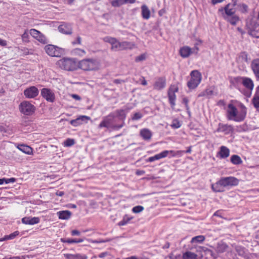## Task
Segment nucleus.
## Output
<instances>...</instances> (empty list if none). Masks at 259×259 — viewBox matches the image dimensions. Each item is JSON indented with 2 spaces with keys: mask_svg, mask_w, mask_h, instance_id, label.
Here are the masks:
<instances>
[{
  "mask_svg": "<svg viewBox=\"0 0 259 259\" xmlns=\"http://www.w3.org/2000/svg\"><path fill=\"white\" fill-rule=\"evenodd\" d=\"M238 180L233 177H223L220 180V184L223 187L234 186L238 184Z\"/></svg>",
  "mask_w": 259,
  "mask_h": 259,
  "instance_id": "9d476101",
  "label": "nucleus"
},
{
  "mask_svg": "<svg viewBox=\"0 0 259 259\" xmlns=\"http://www.w3.org/2000/svg\"><path fill=\"white\" fill-rule=\"evenodd\" d=\"M103 40L105 42H108L111 45V50L113 51H121L125 49L128 47V43L127 42H119L115 38L106 36L103 38Z\"/></svg>",
  "mask_w": 259,
  "mask_h": 259,
  "instance_id": "423d86ee",
  "label": "nucleus"
},
{
  "mask_svg": "<svg viewBox=\"0 0 259 259\" xmlns=\"http://www.w3.org/2000/svg\"><path fill=\"white\" fill-rule=\"evenodd\" d=\"M130 0H112L111 4L112 7H119L124 4L127 3Z\"/></svg>",
  "mask_w": 259,
  "mask_h": 259,
  "instance_id": "58836bf2",
  "label": "nucleus"
},
{
  "mask_svg": "<svg viewBox=\"0 0 259 259\" xmlns=\"http://www.w3.org/2000/svg\"><path fill=\"white\" fill-rule=\"evenodd\" d=\"M163 158L162 152H160L157 154L153 156H151L148 158L147 159L148 162H153L155 160H159L160 159Z\"/></svg>",
  "mask_w": 259,
  "mask_h": 259,
  "instance_id": "79ce46f5",
  "label": "nucleus"
},
{
  "mask_svg": "<svg viewBox=\"0 0 259 259\" xmlns=\"http://www.w3.org/2000/svg\"><path fill=\"white\" fill-rule=\"evenodd\" d=\"M232 83L236 88L239 84L242 83L247 89V91L244 93V94L247 97H250L254 87L253 81L251 78L246 77L238 76L234 77L232 80Z\"/></svg>",
  "mask_w": 259,
  "mask_h": 259,
  "instance_id": "39448f33",
  "label": "nucleus"
},
{
  "mask_svg": "<svg viewBox=\"0 0 259 259\" xmlns=\"http://www.w3.org/2000/svg\"><path fill=\"white\" fill-rule=\"evenodd\" d=\"M15 182V179L14 178H12L10 179H6V183L8 184L9 183H14Z\"/></svg>",
  "mask_w": 259,
  "mask_h": 259,
  "instance_id": "0e129e2a",
  "label": "nucleus"
},
{
  "mask_svg": "<svg viewBox=\"0 0 259 259\" xmlns=\"http://www.w3.org/2000/svg\"><path fill=\"white\" fill-rule=\"evenodd\" d=\"M226 117L229 120L241 122L244 120L247 114V108L242 103L232 100L226 108Z\"/></svg>",
  "mask_w": 259,
  "mask_h": 259,
  "instance_id": "f257e3e1",
  "label": "nucleus"
},
{
  "mask_svg": "<svg viewBox=\"0 0 259 259\" xmlns=\"http://www.w3.org/2000/svg\"><path fill=\"white\" fill-rule=\"evenodd\" d=\"M247 27L251 35L259 38V25L256 22L253 20L250 21V23L247 24Z\"/></svg>",
  "mask_w": 259,
  "mask_h": 259,
  "instance_id": "f8f14e48",
  "label": "nucleus"
},
{
  "mask_svg": "<svg viewBox=\"0 0 259 259\" xmlns=\"http://www.w3.org/2000/svg\"><path fill=\"white\" fill-rule=\"evenodd\" d=\"M146 57H147V54H145V53L144 54H142L140 55V56H137L135 58V61L136 62H139L143 61L145 60L146 59Z\"/></svg>",
  "mask_w": 259,
  "mask_h": 259,
  "instance_id": "8fccbe9b",
  "label": "nucleus"
},
{
  "mask_svg": "<svg viewBox=\"0 0 259 259\" xmlns=\"http://www.w3.org/2000/svg\"><path fill=\"white\" fill-rule=\"evenodd\" d=\"M144 207L141 205H138L132 208V211L135 213H138L142 212L144 210Z\"/></svg>",
  "mask_w": 259,
  "mask_h": 259,
  "instance_id": "de8ad7c7",
  "label": "nucleus"
},
{
  "mask_svg": "<svg viewBox=\"0 0 259 259\" xmlns=\"http://www.w3.org/2000/svg\"><path fill=\"white\" fill-rule=\"evenodd\" d=\"M192 50L188 46L181 48L180 50V54L183 58H187L192 54Z\"/></svg>",
  "mask_w": 259,
  "mask_h": 259,
  "instance_id": "cd10ccee",
  "label": "nucleus"
},
{
  "mask_svg": "<svg viewBox=\"0 0 259 259\" xmlns=\"http://www.w3.org/2000/svg\"><path fill=\"white\" fill-rule=\"evenodd\" d=\"M236 62L239 65L242 67L244 65V63H248V55L245 52H241L236 58Z\"/></svg>",
  "mask_w": 259,
  "mask_h": 259,
  "instance_id": "412c9836",
  "label": "nucleus"
},
{
  "mask_svg": "<svg viewBox=\"0 0 259 259\" xmlns=\"http://www.w3.org/2000/svg\"><path fill=\"white\" fill-rule=\"evenodd\" d=\"M203 249L204 251L209 253L212 256H213L215 258L217 257L215 255L214 253L213 252L212 250L207 249V248H206L205 247H203Z\"/></svg>",
  "mask_w": 259,
  "mask_h": 259,
  "instance_id": "4d7b16f0",
  "label": "nucleus"
},
{
  "mask_svg": "<svg viewBox=\"0 0 259 259\" xmlns=\"http://www.w3.org/2000/svg\"><path fill=\"white\" fill-rule=\"evenodd\" d=\"M218 253H222L225 252L228 246L227 244L223 241L218 242L216 246L212 247Z\"/></svg>",
  "mask_w": 259,
  "mask_h": 259,
  "instance_id": "a878e982",
  "label": "nucleus"
},
{
  "mask_svg": "<svg viewBox=\"0 0 259 259\" xmlns=\"http://www.w3.org/2000/svg\"><path fill=\"white\" fill-rule=\"evenodd\" d=\"M220 183V180L215 184L211 185L212 190L215 192H221L224 191V187Z\"/></svg>",
  "mask_w": 259,
  "mask_h": 259,
  "instance_id": "4c0bfd02",
  "label": "nucleus"
},
{
  "mask_svg": "<svg viewBox=\"0 0 259 259\" xmlns=\"http://www.w3.org/2000/svg\"><path fill=\"white\" fill-rule=\"evenodd\" d=\"M145 173V171L144 170H137L136 172V174L138 176H141L144 175Z\"/></svg>",
  "mask_w": 259,
  "mask_h": 259,
  "instance_id": "338daca9",
  "label": "nucleus"
},
{
  "mask_svg": "<svg viewBox=\"0 0 259 259\" xmlns=\"http://www.w3.org/2000/svg\"><path fill=\"white\" fill-rule=\"evenodd\" d=\"M133 80L134 81H135L137 83H140L143 85H146L147 84V81L143 76H141L139 80H136L135 78H133Z\"/></svg>",
  "mask_w": 259,
  "mask_h": 259,
  "instance_id": "49530a36",
  "label": "nucleus"
},
{
  "mask_svg": "<svg viewBox=\"0 0 259 259\" xmlns=\"http://www.w3.org/2000/svg\"><path fill=\"white\" fill-rule=\"evenodd\" d=\"M191 79L187 82V86L190 89H194L199 84L201 80V74L197 70H193L190 73Z\"/></svg>",
  "mask_w": 259,
  "mask_h": 259,
  "instance_id": "0eeeda50",
  "label": "nucleus"
},
{
  "mask_svg": "<svg viewBox=\"0 0 259 259\" xmlns=\"http://www.w3.org/2000/svg\"><path fill=\"white\" fill-rule=\"evenodd\" d=\"M60 32L65 34H71L72 32L71 26L67 23H63L58 27Z\"/></svg>",
  "mask_w": 259,
  "mask_h": 259,
  "instance_id": "b1692460",
  "label": "nucleus"
},
{
  "mask_svg": "<svg viewBox=\"0 0 259 259\" xmlns=\"http://www.w3.org/2000/svg\"><path fill=\"white\" fill-rule=\"evenodd\" d=\"M251 68L255 77L256 80L259 81V59L253 60L251 63Z\"/></svg>",
  "mask_w": 259,
  "mask_h": 259,
  "instance_id": "6ab92c4d",
  "label": "nucleus"
},
{
  "mask_svg": "<svg viewBox=\"0 0 259 259\" xmlns=\"http://www.w3.org/2000/svg\"><path fill=\"white\" fill-rule=\"evenodd\" d=\"M166 85V79L165 77H158L155 81L153 88L156 90H161L165 88Z\"/></svg>",
  "mask_w": 259,
  "mask_h": 259,
  "instance_id": "4be33fe9",
  "label": "nucleus"
},
{
  "mask_svg": "<svg viewBox=\"0 0 259 259\" xmlns=\"http://www.w3.org/2000/svg\"><path fill=\"white\" fill-rule=\"evenodd\" d=\"M130 220L129 218H127L126 219L124 218L123 220L118 223V225L119 226H124L127 223V222Z\"/></svg>",
  "mask_w": 259,
  "mask_h": 259,
  "instance_id": "6e6d98bb",
  "label": "nucleus"
},
{
  "mask_svg": "<svg viewBox=\"0 0 259 259\" xmlns=\"http://www.w3.org/2000/svg\"><path fill=\"white\" fill-rule=\"evenodd\" d=\"M192 50V54L194 53V54H197L199 51V48L198 47L196 46V45H195V46L191 49Z\"/></svg>",
  "mask_w": 259,
  "mask_h": 259,
  "instance_id": "680f3d73",
  "label": "nucleus"
},
{
  "mask_svg": "<svg viewBox=\"0 0 259 259\" xmlns=\"http://www.w3.org/2000/svg\"><path fill=\"white\" fill-rule=\"evenodd\" d=\"M230 150L225 146H222L220 148V151L217 154V157L220 159H225L229 156Z\"/></svg>",
  "mask_w": 259,
  "mask_h": 259,
  "instance_id": "5701e85b",
  "label": "nucleus"
},
{
  "mask_svg": "<svg viewBox=\"0 0 259 259\" xmlns=\"http://www.w3.org/2000/svg\"><path fill=\"white\" fill-rule=\"evenodd\" d=\"M252 103L255 108H259V97L254 94L252 99Z\"/></svg>",
  "mask_w": 259,
  "mask_h": 259,
  "instance_id": "c03bdc74",
  "label": "nucleus"
},
{
  "mask_svg": "<svg viewBox=\"0 0 259 259\" xmlns=\"http://www.w3.org/2000/svg\"><path fill=\"white\" fill-rule=\"evenodd\" d=\"M107 254L108 253L107 252H102L98 255V256L100 258H103L105 257L107 255Z\"/></svg>",
  "mask_w": 259,
  "mask_h": 259,
  "instance_id": "774afa93",
  "label": "nucleus"
},
{
  "mask_svg": "<svg viewBox=\"0 0 259 259\" xmlns=\"http://www.w3.org/2000/svg\"><path fill=\"white\" fill-rule=\"evenodd\" d=\"M7 41L4 39L0 38V45L3 47L6 46L7 45Z\"/></svg>",
  "mask_w": 259,
  "mask_h": 259,
  "instance_id": "e2e57ef3",
  "label": "nucleus"
},
{
  "mask_svg": "<svg viewBox=\"0 0 259 259\" xmlns=\"http://www.w3.org/2000/svg\"><path fill=\"white\" fill-rule=\"evenodd\" d=\"M91 118L86 115H80L75 119L70 120V123L73 126L76 127L82 124V122L86 120H89Z\"/></svg>",
  "mask_w": 259,
  "mask_h": 259,
  "instance_id": "aec40b11",
  "label": "nucleus"
},
{
  "mask_svg": "<svg viewBox=\"0 0 259 259\" xmlns=\"http://www.w3.org/2000/svg\"><path fill=\"white\" fill-rule=\"evenodd\" d=\"M198 255L194 252L187 251L183 254V259H197Z\"/></svg>",
  "mask_w": 259,
  "mask_h": 259,
  "instance_id": "c9c22d12",
  "label": "nucleus"
},
{
  "mask_svg": "<svg viewBox=\"0 0 259 259\" xmlns=\"http://www.w3.org/2000/svg\"><path fill=\"white\" fill-rule=\"evenodd\" d=\"M29 33L32 37L38 40L40 43L43 44L47 43V39L46 36L37 30L35 29H31L29 30Z\"/></svg>",
  "mask_w": 259,
  "mask_h": 259,
  "instance_id": "4468645a",
  "label": "nucleus"
},
{
  "mask_svg": "<svg viewBox=\"0 0 259 259\" xmlns=\"http://www.w3.org/2000/svg\"><path fill=\"white\" fill-rule=\"evenodd\" d=\"M205 240V237L203 235H198L193 237L191 239V242L194 243H201Z\"/></svg>",
  "mask_w": 259,
  "mask_h": 259,
  "instance_id": "a19ab883",
  "label": "nucleus"
},
{
  "mask_svg": "<svg viewBox=\"0 0 259 259\" xmlns=\"http://www.w3.org/2000/svg\"><path fill=\"white\" fill-rule=\"evenodd\" d=\"M38 93L39 91L38 89L34 86L28 88L24 91V95L28 99L35 98L38 96Z\"/></svg>",
  "mask_w": 259,
  "mask_h": 259,
  "instance_id": "dca6fc26",
  "label": "nucleus"
},
{
  "mask_svg": "<svg viewBox=\"0 0 259 259\" xmlns=\"http://www.w3.org/2000/svg\"><path fill=\"white\" fill-rule=\"evenodd\" d=\"M17 148L19 150L25 154L31 155L33 153V149L29 146L21 144L19 145Z\"/></svg>",
  "mask_w": 259,
  "mask_h": 259,
  "instance_id": "7c9ffc66",
  "label": "nucleus"
},
{
  "mask_svg": "<svg viewBox=\"0 0 259 259\" xmlns=\"http://www.w3.org/2000/svg\"><path fill=\"white\" fill-rule=\"evenodd\" d=\"M78 63V60L70 57H64L57 62V64L61 69L67 71L77 70Z\"/></svg>",
  "mask_w": 259,
  "mask_h": 259,
  "instance_id": "20e7f679",
  "label": "nucleus"
},
{
  "mask_svg": "<svg viewBox=\"0 0 259 259\" xmlns=\"http://www.w3.org/2000/svg\"><path fill=\"white\" fill-rule=\"evenodd\" d=\"M101 66L100 62L94 58H86L78 60V70L85 72L95 71L98 70Z\"/></svg>",
  "mask_w": 259,
  "mask_h": 259,
  "instance_id": "7ed1b4c3",
  "label": "nucleus"
},
{
  "mask_svg": "<svg viewBox=\"0 0 259 259\" xmlns=\"http://www.w3.org/2000/svg\"><path fill=\"white\" fill-rule=\"evenodd\" d=\"M29 32L28 29L25 30L24 33L21 35V38L23 42H29Z\"/></svg>",
  "mask_w": 259,
  "mask_h": 259,
  "instance_id": "37998d69",
  "label": "nucleus"
},
{
  "mask_svg": "<svg viewBox=\"0 0 259 259\" xmlns=\"http://www.w3.org/2000/svg\"><path fill=\"white\" fill-rule=\"evenodd\" d=\"M217 131L222 132L226 135L232 133L234 131V127L232 125L228 124L219 123Z\"/></svg>",
  "mask_w": 259,
  "mask_h": 259,
  "instance_id": "a211bd4d",
  "label": "nucleus"
},
{
  "mask_svg": "<svg viewBox=\"0 0 259 259\" xmlns=\"http://www.w3.org/2000/svg\"><path fill=\"white\" fill-rule=\"evenodd\" d=\"M213 215L222 218V212L220 210H218L214 213Z\"/></svg>",
  "mask_w": 259,
  "mask_h": 259,
  "instance_id": "69168bd1",
  "label": "nucleus"
},
{
  "mask_svg": "<svg viewBox=\"0 0 259 259\" xmlns=\"http://www.w3.org/2000/svg\"><path fill=\"white\" fill-rule=\"evenodd\" d=\"M71 234L72 236H79L80 234V233L79 231L77 230H73L71 232Z\"/></svg>",
  "mask_w": 259,
  "mask_h": 259,
  "instance_id": "052dcab7",
  "label": "nucleus"
},
{
  "mask_svg": "<svg viewBox=\"0 0 259 259\" xmlns=\"http://www.w3.org/2000/svg\"><path fill=\"white\" fill-rule=\"evenodd\" d=\"M21 221L24 224L33 225L38 224L40 219L38 217H24L22 219Z\"/></svg>",
  "mask_w": 259,
  "mask_h": 259,
  "instance_id": "393cba45",
  "label": "nucleus"
},
{
  "mask_svg": "<svg viewBox=\"0 0 259 259\" xmlns=\"http://www.w3.org/2000/svg\"><path fill=\"white\" fill-rule=\"evenodd\" d=\"M19 234V232L18 231H16L13 233L10 234L8 235H5L3 238H0V242L4 241L7 240H12L14 239L16 237L18 236Z\"/></svg>",
  "mask_w": 259,
  "mask_h": 259,
  "instance_id": "e433bc0d",
  "label": "nucleus"
},
{
  "mask_svg": "<svg viewBox=\"0 0 259 259\" xmlns=\"http://www.w3.org/2000/svg\"><path fill=\"white\" fill-rule=\"evenodd\" d=\"M140 135L145 140H149L152 136V132L149 129L143 128L140 131Z\"/></svg>",
  "mask_w": 259,
  "mask_h": 259,
  "instance_id": "2f4dec72",
  "label": "nucleus"
},
{
  "mask_svg": "<svg viewBox=\"0 0 259 259\" xmlns=\"http://www.w3.org/2000/svg\"><path fill=\"white\" fill-rule=\"evenodd\" d=\"M57 215L59 219L68 220L70 218L71 213L69 210H63L58 211L57 212Z\"/></svg>",
  "mask_w": 259,
  "mask_h": 259,
  "instance_id": "72a5a7b5",
  "label": "nucleus"
},
{
  "mask_svg": "<svg viewBox=\"0 0 259 259\" xmlns=\"http://www.w3.org/2000/svg\"><path fill=\"white\" fill-rule=\"evenodd\" d=\"M75 144V141L72 139L68 138L64 143V145L65 147H70Z\"/></svg>",
  "mask_w": 259,
  "mask_h": 259,
  "instance_id": "09e8293b",
  "label": "nucleus"
},
{
  "mask_svg": "<svg viewBox=\"0 0 259 259\" xmlns=\"http://www.w3.org/2000/svg\"><path fill=\"white\" fill-rule=\"evenodd\" d=\"M71 53L75 56L81 58L86 55L87 52L83 49L77 48L73 49Z\"/></svg>",
  "mask_w": 259,
  "mask_h": 259,
  "instance_id": "473e14b6",
  "label": "nucleus"
},
{
  "mask_svg": "<svg viewBox=\"0 0 259 259\" xmlns=\"http://www.w3.org/2000/svg\"><path fill=\"white\" fill-rule=\"evenodd\" d=\"M204 91L205 94L206 95V97L208 98L212 96L214 93L213 91L210 88L206 89Z\"/></svg>",
  "mask_w": 259,
  "mask_h": 259,
  "instance_id": "603ef678",
  "label": "nucleus"
},
{
  "mask_svg": "<svg viewBox=\"0 0 259 259\" xmlns=\"http://www.w3.org/2000/svg\"><path fill=\"white\" fill-rule=\"evenodd\" d=\"M181 126V124L179 120L175 119L172 120L171 124V127L172 128L176 129L180 127Z\"/></svg>",
  "mask_w": 259,
  "mask_h": 259,
  "instance_id": "a18cd8bd",
  "label": "nucleus"
},
{
  "mask_svg": "<svg viewBox=\"0 0 259 259\" xmlns=\"http://www.w3.org/2000/svg\"><path fill=\"white\" fill-rule=\"evenodd\" d=\"M44 50L49 56L55 57H60L64 52L63 49L53 45H46Z\"/></svg>",
  "mask_w": 259,
  "mask_h": 259,
  "instance_id": "6e6552de",
  "label": "nucleus"
},
{
  "mask_svg": "<svg viewBox=\"0 0 259 259\" xmlns=\"http://www.w3.org/2000/svg\"><path fill=\"white\" fill-rule=\"evenodd\" d=\"M231 162L234 165H239L242 163L240 157L237 155H233L230 158Z\"/></svg>",
  "mask_w": 259,
  "mask_h": 259,
  "instance_id": "ea45409f",
  "label": "nucleus"
},
{
  "mask_svg": "<svg viewBox=\"0 0 259 259\" xmlns=\"http://www.w3.org/2000/svg\"><path fill=\"white\" fill-rule=\"evenodd\" d=\"M178 92V88L175 85H171L168 91L169 102L172 107L176 105V96L175 93Z\"/></svg>",
  "mask_w": 259,
  "mask_h": 259,
  "instance_id": "2eb2a0df",
  "label": "nucleus"
},
{
  "mask_svg": "<svg viewBox=\"0 0 259 259\" xmlns=\"http://www.w3.org/2000/svg\"><path fill=\"white\" fill-rule=\"evenodd\" d=\"M226 21L230 23L232 25H236L237 23L239 21L240 18L239 17L235 14L231 16H228L227 17H225L224 18Z\"/></svg>",
  "mask_w": 259,
  "mask_h": 259,
  "instance_id": "c756f323",
  "label": "nucleus"
},
{
  "mask_svg": "<svg viewBox=\"0 0 259 259\" xmlns=\"http://www.w3.org/2000/svg\"><path fill=\"white\" fill-rule=\"evenodd\" d=\"M141 15L142 18L145 20H148L150 17V11L145 5H143L141 7Z\"/></svg>",
  "mask_w": 259,
  "mask_h": 259,
  "instance_id": "c85d7f7f",
  "label": "nucleus"
},
{
  "mask_svg": "<svg viewBox=\"0 0 259 259\" xmlns=\"http://www.w3.org/2000/svg\"><path fill=\"white\" fill-rule=\"evenodd\" d=\"M241 11L243 13H246L248 10V6L244 4L240 5Z\"/></svg>",
  "mask_w": 259,
  "mask_h": 259,
  "instance_id": "864d4df0",
  "label": "nucleus"
},
{
  "mask_svg": "<svg viewBox=\"0 0 259 259\" xmlns=\"http://www.w3.org/2000/svg\"><path fill=\"white\" fill-rule=\"evenodd\" d=\"M3 259H25V256L21 255V256H14L11 257H5Z\"/></svg>",
  "mask_w": 259,
  "mask_h": 259,
  "instance_id": "5fc2aeb1",
  "label": "nucleus"
},
{
  "mask_svg": "<svg viewBox=\"0 0 259 259\" xmlns=\"http://www.w3.org/2000/svg\"><path fill=\"white\" fill-rule=\"evenodd\" d=\"M143 117V114L141 112L135 113L132 117V120H138L141 119Z\"/></svg>",
  "mask_w": 259,
  "mask_h": 259,
  "instance_id": "3c124183",
  "label": "nucleus"
},
{
  "mask_svg": "<svg viewBox=\"0 0 259 259\" xmlns=\"http://www.w3.org/2000/svg\"><path fill=\"white\" fill-rule=\"evenodd\" d=\"M235 4H228L224 8V9L219 10L220 11H224V12L222 13L223 18L236 14V10L235 8Z\"/></svg>",
  "mask_w": 259,
  "mask_h": 259,
  "instance_id": "ddd939ff",
  "label": "nucleus"
},
{
  "mask_svg": "<svg viewBox=\"0 0 259 259\" xmlns=\"http://www.w3.org/2000/svg\"><path fill=\"white\" fill-rule=\"evenodd\" d=\"M73 45H81V38L80 36H77L76 38V40L72 42Z\"/></svg>",
  "mask_w": 259,
  "mask_h": 259,
  "instance_id": "13d9d810",
  "label": "nucleus"
},
{
  "mask_svg": "<svg viewBox=\"0 0 259 259\" xmlns=\"http://www.w3.org/2000/svg\"><path fill=\"white\" fill-rule=\"evenodd\" d=\"M125 117L124 110H116L104 117L103 120L99 124V128L119 129L123 126V121Z\"/></svg>",
  "mask_w": 259,
  "mask_h": 259,
  "instance_id": "f03ea898",
  "label": "nucleus"
},
{
  "mask_svg": "<svg viewBox=\"0 0 259 259\" xmlns=\"http://www.w3.org/2000/svg\"><path fill=\"white\" fill-rule=\"evenodd\" d=\"M19 109L21 113L25 115H31L35 111V106L30 102L27 101H23L19 106Z\"/></svg>",
  "mask_w": 259,
  "mask_h": 259,
  "instance_id": "1a4fd4ad",
  "label": "nucleus"
},
{
  "mask_svg": "<svg viewBox=\"0 0 259 259\" xmlns=\"http://www.w3.org/2000/svg\"><path fill=\"white\" fill-rule=\"evenodd\" d=\"M61 241L63 243H67L68 244L79 243L83 242L84 241V239L61 238Z\"/></svg>",
  "mask_w": 259,
  "mask_h": 259,
  "instance_id": "f704fd0d",
  "label": "nucleus"
},
{
  "mask_svg": "<svg viewBox=\"0 0 259 259\" xmlns=\"http://www.w3.org/2000/svg\"><path fill=\"white\" fill-rule=\"evenodd\" d=\"M188 102L189 100L187 98H184L183 99V103L185 104V107L187 110L189 109Z\"/></svg>",
  "mask_w": 259,
  "mask_h": 259,
  "instance_id": "bf43d9fd",
  "label": "nucleus"
},
{
  "mask_svg": "<svg viewBox=\"0 0 259 259\" xmlns=\"http://www.w3.org/2000/svg\"><path fill=\"white\" fill-rule=\"evenodd\" d=\"M41 96L48 102L53 103L55 100L54 93L50 89L43 88L41 90Z\"/></svg>",
  "mask_w": 259,
  "mask_h": 259,
  "instance_id": "9b49d317",
  "label": "nucleus"
},
{
  "mask_svg": "<svg viewBox=\"0 0 259 259\" xmlns=\"http://www.w3.org/2000/svg\"><path fill=\"white\" fill-rule=\"evenodd\" d=\"M64 256L66 259H88L87 255L81 253H65Z\"/></svg>",
  "mask_w": 259,
  "mask_h": 259,
  "instance_id": "bb28decb",
  "label": "nucleus"
},
{
  "mask_svg": "<svg viewBox=\"0 0 259 259\" xmlns=\"http://www.w3.org/2000/svg\"><path fill=\"white\" fill-rule=\"evenodd\" d=\"M163 158L166 157H168L170 158L172 157H181L183 154L184 153V150H178V151H174V150H164L162 151Z\"/></svg>",
  "mask_w": 259,
  "mask_h": 259,
  "instance_id": "f3484780",
  "label": "nucleus"
}]
</instances>
